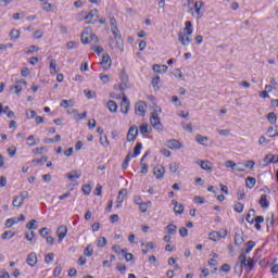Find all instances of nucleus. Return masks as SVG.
<instances>
[{"instance_id": "72a5a7b5", "label": "nucleus", "mask_w": 278, "mask_h": 278, "mask_svg": "<svg viewBox=\"0 0 278 278\" xmlns=\"http://www.w3.org/2000/svg\"><path fill=\"white\" fill-rule=\"evenodd\" d=\"M195 140L199 144H205V142H208L210 138L204 137L202 135H197Z\"/></svg>"}, {"instance_id": "9d476101", "label": "nucleus", "mask_w": 278, "mask_h": 278, "mask_svg": "<svg viewBox=\"0 0 278 278\" xmlns=\"http://www.w3.org/2000/svg\"><path fill=\"white\" fill-rule=\"evenodd\" d=\"M131 105V102H129V99L125 93H123L122 103H121V112L122 114H129V106Z\"/></svg>"}, {"instance_id": "4c0bfd02", "label": "nucleus", "mask_w": 278, "mask_h": 278, "mask_svg": "<svg viewBox=\"0 0 278 278\" xmlns=\"http://www.w3.org/2000/svg\"><path fill=\"white\" fill-rule=\"evenodd\" d=\"M140 151H142V144L138 142L135 147L132 157H138V155L140 154Z\"/></svg>"}, {"instance_id": "4be33fe9", "label": "nucleus", "mask_w": 278, "mask_h": 278, "mask_svg": "<svg viewBox=\"0 0 278 278\" xmlns=\"http://www.w3.org/2000/svg\"><path fill=\"white\" fill-rule=\"evenodd\" d=\"M139 131L142 136H149L151 134V127H149V124L143 123L139 126Z\"/></svg>"}, {"instance_id": "6e6552de", "label": "nucleus", "mask_w": 278, "mask_h": 278, "mask_svg": "<svg viewBox=\"0 0 278 278\" xmlns=\"http://www.w3.org/2000/svg\"><path fill=\"white\" fill-rule=\"evenodd\" d=\"M135 114L137 116H144L147 114V103L139 101L135 104Z\"/></svg>"}, {"instance_id": "13d9d810", "label": "nucleus", "mask_w": 278, "mask_h": 278, "mask_svg": "<svg viewBox=\"0 0 278 278\" xmlns=\"http://www.w3.org/2000/svg\"><path fill=\"white\" fill-rule=\"evenodd\" d=\"M139 210H140V212H142L144 214L147 212V210H149V204L141 202V204H139Z\"/></svg>"}, {"instance_id": "a211bd4d", "label": "nucleus", "mask_w": 278, "mask_h": 278, "mask_svg": "<svg viewBox=\"0 0 278 278\" xmlns=\"http://www.w3.org/2000/svg\"><path fill=\"white\" fill-rule=\"evenodd\" d=\"M67 179L70 181H77L81 177V170H72L68 174H66Z\"/></svg>"}, {"instance_id": "603ef678", "label": "nucleus", "mask_w": 278, "mask_h": 278, "mask_svg": "<svg viewBox=\"0 0 278 278\" xmlns=\"http://www.w3.org/2000/svg\"><path fill=\"white\" fill-rule=\"evenodd\" d=\"M169 170L172 173H177V170H179V165L176 162H173L169 164Z\"/></svg>"}, {"instance_id": "6ab92c4d", "label": "nucleus", "mask_w": 278, "mask_h": 278, "mask_svg": "<svg viewBox=\"0 0 278 278\" xmlns=\"http://www.w3.org/2000/svg\"><path fill=\"white\" fill-rule=\"evenodd\" d=\"M226 168H231V170H236L237 173H244V168H237L238 164L233 161L225 162Z\"/></svg>"}, {"instance_id": "864d4df0", "label": "nucleus", "mask_w": 278, "mask_h": 278, "mask_svg": "<svg viewBox=\"0 0 278 278\" xmlns=\"http://www.w3.org/2000/svg\"><path fill=\"white\" fill-rule=\"evenodd\" d=\"M109 46L112 49H118V42L116 41V39H114V37L109 40Z\"/></svg>"}, {"instance_id": "a18cd8bd", "label": "nucleus", "mask_w": 278, "mask_h": 278, "mask_svg": "<svg viewBox=\"0 0 278 278\" xmlns=\"http://www.w3.org/2000/svg\"><path fill=\"white\" fill-rule=\"evenodd\" d=\"M267 119L269 121V123H277V114H275V112L268 113Z\"/></svg>"}, {"instance_id": "69168bd1", "label": "nucleus", "mask_w": 278, "mask_h": 278, "mask_svg": "<svg viewBox=\"0 0 278 278\" xmlns=\"http://www.w3.org/2000/svg\"><path fill=\"white\" fill-rule=\"evenodd\" d=\"M268 139H266V137L262 136L260 139H258V144H261L262 147L268 144Z\"/></svg>"}, {"instance_id": "a878e982", "label": "nucleus", "mask_w": 278, "mask_h": 278, "mask_svg": "<svg viewBox=\"0 0 278 278\" xmlns=\"http://www.w3.org/2000/svg\"><path fill=\"white\" fill-rule=\"evenodd\" d=\"M192 22L187 21L185 23L184 31H180L181 34H187V36H192Z\"/></svg>"}, {"instance_id": "f8f14e48", "label": "nucleus", "mask_w": 278, "mask_h": 278, "mask_svg": "<svg viewBox=\"0 0 278 278\" xmlns=\"http://www.w3.org/2000/svg\"><path fill=\"white\" fill-rule=\"evenodd\" d=\"M166 173V168L163 165H156L153 168V175L156 179H162Z\"/></svg>"}, {"instance_id": "393cba45", "label": "nucleus", "mask_w": 278, "mask_h": 278, "mask_svg": "<svg viewBox=\"0 0 278 278\" xmlns=\"http://www.w3.org/2000/svg\"><path fill=\"white\" fill-rule=\"evenodd\" d=\"M235 244L236 247H242V244H244V237L242 236L241 232H236Z\"/></svg>"}, {"instance_id": "e2e57ef3", "label": "nucleus", "mask_w": 278, "mask_h": 278, "mask_svg": "<svg viewBox=\"0 0 278 278\" xmlns=\"http://www.w3.org/2000/svg\"><path fill=\"white\" fill-rule=\"evenodd\" d=\"M34 225H36V219H33V220L28 222V223L26 224V228H27V229H37V227L34 226Z\"/></svg>"}, {"instance_id": "7c9ffc66", "label": "nucleus", "mask_w": 278, "mask_h": 278, "mask_svg": "<svg viewBox=\"0 0 278 278\" xmlns=\"http://www.w3.org/2000/svg\"><path fill=\"white\" fill-rule=\"evenodd\" d=\"M147 155H149V153H146L141 159V164H142L141 174L142 175H147V173H149V165H147V163H142V162H144V157H147Z\"/></svg>"}, {"instance_id": "b1692460", "label": "nucleus", "mask_w": 278, "mask_h": 278, "mask_svg": "<svg viewBox=\"0 0 278 278\" xmlns=\"http://www.w3.org/2000/svg\"><path fill=\"white\" fill-rule=\"evenodd\" d=\"M173 205H174V212L175 214H184V204H179V202L177 201H172Z\"/></svg>"}, {"instance_id": "aec40b11", "label": "nucleus", "mask_w": 278, "mask_h": 278, "mask_svg": "<svg viewBox=\"0 0 278 278\" xmlns=\"http://www.w3.org/2000/svg\"><path fill=\"white\" fill-rule=\"evenodd\" d=\"M197 164L202 168V170H207L208 173H212V162L210 161H198Z\"/></svg>"}, {"instance_id": "79ce46f5", "label": "nucleus", "mask_w": 278, "mask_h": 278, "mask_svg": "<svg viewBox=\"0 0 278 278\" xmlns=\"http://www.w3.org/2000/svg\"><path fill=\"white\" fill-rule=\"evenodd\" d=\"M111 79L110 75L100 74V81H102V84H110Z\"/></svg>"}, {"instance_id": "c85d7f7f", "label": "nucleus", "mask_w": 278, "mask_h": 278, "mask_svg": "<svg viewBox=\"0 0 278 278\" xmlns=\"http://www.w3.org/2000/svg\"><path fill=\"white\" fill-rule=\"evenodd\" d=\"M153 71H154V73H166V71H168V66L154 64Z\"/></svg>"}, {"instance_id": "052dcab7", "label": "nucleus", "mask_w": 278, "mask_h": 278, "mask_svg": "<svg viewBox=\"0 0 278 278\" xmlns=\"http://www.w3.org/2000/svg\"><path fill=\"white\" fill-rule=\"evenodd\" d=\"M8 153L10 155V157H14V155H16V147L12 146L8 149Z\"/></svg>"}, {"instance_id": "c9c22d12", "label": "nucleus", "mask_w": 278, "mask_h": 278, "mask_svg": "<svg viewBox=\"0 0 278 278\" xmlns=\"http://www.w3.org/2000/svg\"><path fill=\"white\" fill-rule=\"evenodd\" d=\"M11 40H18L21 38V31L13 29L10 33Z\"/></svg>"}, {"instance_id": "4468645a", "label": "nucleus", "mask_w": 278, "mask_h": 278, "mask_svg": "<svg viewBox=\"0 0 278 278\" xmlns=\"http://www.w3.org/2000/svg\"><path fill=\"white\" fill-rule=\"evenodd\" d=\"M166 146L168 147V149H172L175 151L179 149H184V144H181V142H179V140H176V139H172L167 141Z\"/></svg>"}, {"instance_id": "423d86ee", "label": "nucleus", "mask_w": 278, "mask_h": 278, "mask_svg": "<svg viewBox=\"0 0 278 278\" xmlns=\"http://www.w3.org/2000/svg\"><path fill=\"white\" fill-rule=\"evenodd\" d=\"M239 262L241 266H244V268H250V270H253V261L251 257L247 258V254L244 252L239 255Z\"/></svg>"}, {"instance_id": "412c9836", "label": "nucleus", "mask_w": 278, "mask_h": 278, "mask_svg": "<svg viewBox=\"0 0 278 278\" xmlns=\"http://www.w3.org/2000/svg\"><path fill=\"white\" fill-rule=\"evenodd\" d=\"M106 108L110 112H112L113 114H116V112H118V104H116V101L114 100H110L106 103Z\"/></svg>"}, {"instance_id": "8fccbe9b", "label": "nucleus", "mask_w": 278, "mask_h": 278, "mask_svg": "<svg viewBox=\"0 0 278 278\" xmlns=\"http://www.w3.org/2000/svg\"><path fill=\"white\" fill-rule=\"evenodd\" d=\"M127 197V189L123 188L119 190L117 199H123V201H125V198Z\"/></svg>"}, {"instance_id": "f704fd0d", "label": "nucleus", "mask_w": 278, "mask_h": 278, "mask_svg": "<svg viewBox=\"0 0 278 278\" xmlns=\"http://www.w3.org/2000/svg\"><path fill=\"white\" fill-rule=\"evenodd\" d=\"M255 184H256V180H255V178H253V177H248L247 179H245V186H247V188H253L254 186H255Z\"/></svg>"}, {"instance_id": "774afa93", "label": "nucleus", "mask_w": 278, "mask_h": 278, "mask_svg": "<svg viewBox=\"0 0 278 278\" xmlns=\"http://www.w3.org/2000/svg\"><path fill=\"white\" fill-rule=\"evenodd\" d=\"M118 220H119L118 214H113L110 216L111 223H118Z\"/></svg>"}, {"instance_id": "0e129e2a", "label": "nucleus", "mask_w": 278, "mask_h": 278, "mask_svg": "<svg viewBox=\"0 0 278 278\" xmlns=\"http://www.w3.org/2000/svg\"><path fill=\"white\" fill-rule=\"evenodd\" d=\"M92 191V187H90V185H84L83 186V192L85 194H89Z\"/></svg>"}, {"instance_id": "7ed1b4c3", "label": "nucleus", "mask_w": 278, "mask_h": 278, "mask_svg": "<svg viewBox=\"0 0 278 278\" xmlns=\"http://www.w3.org/2000/svg\"><path fill=\"white\" fill-rule=\"evenodd\" d=\"M119 79H121V84L117 86L119 90L124 91L131 88V84H129V76H127V73H125V70L121 72Z\"/></svg>"}, {"instance_id": "bf43d9fd", "label": "nucleus", "mask_w": 278, "mask_h": 278, "mask_svg": "<svg viewBox=\"0 0 278 278\" xmlns=\"http://www.w3.org/2000/svg\"><path fill=\"white\" fill-rule=\"evenodd\" d=\"M117 270L122 274H125V271L127 270V266H125V264H123V263H118Z\"/></svg>"}, {"instance_id": "338daca9", "label": "nucleus", "mask_w": 278, "mask_h": 278, "mask_svg": "<svg viewBox=\"0 0 278 278\" xmlns=\"http://www.w3.org/2000/svg\"><path fill=\"white\" fill-rule=\"evenodd\" d=\"M40 236H42V238H48L49 237V229L48 228H42L39 231Z\"/></svg>"}, {"instance_id": "a19ab883", "label": "nucleus", "mask_w": 278, "mask_h": 278, "mask_svg": "<svg viewBox=\"0 0 278 278\" xmlns=\"http://www.w3.org/2000/svg\"><path fill=\"white\" fill-rule=\"evenodd\" d=\"M247 249H245V251L243 252V253H245V255L247 254H249L251 251H253V249H254V247H255V241H249L248 243H247Z\"/></svg>"}, {"instance_id": "473e14b6", "label": "nucleus", "mask_w": 278, "mask_h": 278, "mask_svg": "<svg viewBox=\"0 0 278 278\" xmlns=\"http://www.w3.org/2000/svg\"><path fill=\"white\" fill-rule=\"evenodd\" d=\"M166 231L170 236H175L177 233V226H175L173 224H169V225L166 226Z\"/></svg>"}, {"instance_id": "2eb2a0df", "label": "nucleus", "mask_w": 278, "mask_h": 278, "mask_svg": "<svg viewBox=\"0 0 278 278\" xmlns=\"http://www.w3.org/2000/svg\"><path fill=\"white\" fill-rule=\"evenodd\" d=\"M66 233H68V228L66 226H60L56 230V236L59 238V242H62L66 238Z\"/></svg>"}, {"instance_id": "0eeeda50", "label": "nucleus", "mask_w": 278, "mask_h": 278, "mask_svg": "<svg viewBox=\"0 0 278 278\" xmlns=\"http://www.w3.org/2000/svg\"><path fill=\"white\" fill-rule=\"evenodd\" d=\"M268 164H278V156L275 154L265 155L264 160L260 163V165L264 168L268 166Z\"/></svg>"}, {"instance_id": "3c124183", "label": "nucleus", "mask_w": 278, "mask_h": 278, "mask_svg": "<svg viewBox=\"0 0 278 278\" xmlns=\"http://www.w3.org/2000/svg\"><path fill=\"white\" fill-rule=\"evenodd\" d=\"M227 229H225V228H222V229H219V231H217V235H218V238H219V240L223 238V239H225V238H227Z\"/></svg>"}, {"instance_id": "1a4fd4ad", "label": "nucleus", "mask_w": 278, "mask_h": 278, "mask_svg": "<svg viewBox=\"0 0 278 278\" xmlns=\"http://www.w3.org/2000/svg\"><path fill=\"white\" fill-rule=\"evenodd\" d=\"M111 31L114 36L115 42L118 45V49H123V37L121 36V30H118L117 26L111 28Z\"/></svg>"}, {"instance_id": "49530a36", "label": "nucleus", "mask_w": 278, "mask_h": 278, "mask_svg": "<svg viewBox=\"0 0 278 278\" xmlns=\"http://www.w3.org/2000/svg\"><path fill=\"white\" fill-rule=\"evenodd\" d=\"M122 253L124 254L126 262H131V260H134V254L127 253V250H122Z\"/></svg>"}, {"instance_id": "f3484780", "label": "nucleus", "mask_w": 278, "mask_h": 278, "mask_svg": "<svg viewBox=\"0 0 278 278\" xmlns=\"http://www.w3.org/2000/svg\"><path fill=\"white\" fill-rule=\"evenodd\" d=\"M26 264H28V266H31V268H34V266L38 264V256L36 255L35 252H31L30 254H28L26 258Z\"/></svg>"}, {"instance_id": "20e7f679", "label": "nucleus", "mask_w": 278, "mask_h": 278, "mask_svg": "<svg viewBox=\"0 0 278 278\" xmlns=\"http://www.w3.org/2000/svg\"><path fill=\"white\" fill-rule=\"evenodd\" d=\"M29 197V192L27 191H22L18 195H16L14 199H13V207H17V208H21L23 207V203L25 201V199H27Z\"/></svg>"}, {"instance_id": "4d7b16f0", "label": "nucleus", "mask_w": 278, "mask_h": 278, "mask_svg": "<svg viewBox=\"0 0 278 278\" xmlns=\"http://www.w3.org/2000/svg\"><path fill=\"white\" fill-rule=\"evenodd\" d=\"M243 166L253 170V168L255 167V161H247Z\"/></svg>"}, {"instance_id": "c756f323", "label": "nucleus", "mask_w": 278, "mask_h": 278, "mask_svg": "<svg viewBox=\"0 0 278 278\" xmlns=\"http://www.w3.org/2000/svg\"><path fill=\"white\" fill-rule=\"evenodd\" d=\"M201 8H203V1H195L194 10H195V13L199 16V18H201V16H203V14L201 13Z\"/></svg>"}, {"instance_id": "ddd939ff", "label": "nucleus", "mask_w": 278, "mask_h": 278, "mask_svg": "<svg viewBox=\"0 0 278 278\" xmlns=\"http://www.w3.org/2000/svg\"><path fill=\"white\" fill-rule=\"evenodd\" d=\"M178 40L184 47H188V45L192 42V39H190V35L186 33H178Z\"/></svg>"}, {"instance_id": "bb28decb", "label": "nucleus", "mask_w": 278, "mask_h": 278, "mask_svg": "<svg viewBox=\"0 0 278 278\" xmlns=\"http://www.w3.org/2000/svg\"><path fill=\"white\" fill-rule=\"evenodd\" d=\"M39 142H40V139H36V137L34 135H30L27 137L26 144L28 147H36V144H38Z\"/></svg>"}, {"instance_id": "f03ea898", "label": "nucleus", "mask_w": 278, "mask_h": 278, "mask_svg": "<svg viewBox=\"0 0 278 278\" xmlns=\"http://www.w3.org/2000/svg\"><path fill=\"white\" fill-rule=\"evenodd\" d=\"M83 45H90V42H97L98 38L97 35L92 34V30L90 28H86L80 38Z\"/></svg>"}, {"instance_id": "37998d69", "label": "nucleus", "mask_w": 278, "mask_h": 278, "mask_svg": "<svg viewBox=\"0 0 278 278\" xmlns=\"http://www.w3.org/2000/svg\"><path fill=\"white\" fill-rule=\"evenodd\" d=\"M16 223H18V218L13 217V218H9L5 222L7 227H12L13 225H16Z\"/></svg>"}, {"instance_id": "5fc2aeb1", "label": "nucleus", "mask_w": 278, "mask_h": 278, "mask_svg": "<svg viewBox=\"0 0 278 278\" xmlns=\"http://www.w3.org/2000/svg\"><path fill=\"white\" fill-rule=\"evenodd\" d=\"M193 203H198L200 205H203V203H205V199H203V197L197 195V197L193 198Z\"/></svg>"}, {"instance_id": "dca6fc26", "label": "nucleus", "mask_w": 278, "mask_h": 278, "mask_svg": "<svg viewBox=\"0 0 278 278\" xmlns=\"http://www.w3.org/2000/svg\"><path fill=\"white\" fill-rule=\"evenodd\" d=\"M103 71H109V68L112 66V59L108 54H103L102 61L100 62Z\"/></svg>"}, {"instance_id": "ea45409f", "label": "nucleus", "mask_w": 278, "mask_h": 278, "mask_svg": "<svg viewBox=\"0 0 278 278\" xmlns=\"http://www.w3.org/2000/svg\"><path fill=\"white\" fill-rule=\"evenodd\" d=\"M105 244H108V239H105V237H100L98 239L97 247H99L100 249H103Z\"/></svg>"}, {"instance_id": "5701e85b", "label": "nucleus", "mask_w": 278, "mask_h": 278, "mask_svg": "<svg viewBox=\"0 0 278 278\" xmlns=\"http://www.w3.org/2000/svg\"><path fill=\"white\" fill-rule=\"evenodd\" d=\"M258 203L261 207H264V210L268 208V206L270 205V202H268V195L262 194Z\"/></svg>"}, {"instance_id": "e433bc0d", "label": "nucleus", "mask_w": 278, "mask_h": 278, "mask_svg": "<svg viewBox=\"0 0 278 278\" xmlns=\"http://www.w3.org/2000/svg\"><path fill=\"white\" fill-rule=\"evenodd\" d=\"M235 212H237L238 214H242V212H244V204L237 202L233 206Z\"/></svg>"}, {"instance_id": "c03bdc74", "label": "nucleus", "mask_w": 278, "mask_h": 278, "mask_svg": "<svg viewBox=\"0 0 278 278\" xmlns=\"http://www.w3.org/2000/svg\"><path fill=\"white\" fill-rule=\"evenodd\" d=\"M12 238H14V232L12 231H4L2 233V240H10Z\"/></svg>"}, {"instance_id": "9b49d317", "label": "nucleus", "mask_w": 278, "mask_h": 278, "mask_svg": "<svg viewBox=\"0 0 278 278\" xmlns=\"http://www.w3.org/2000/svg\"><path fill=\"white\" fill-rule=\"evenodd\" d=\"M136 138H138V126L134 125L128 130L127 141L134 142V140H136Z\"/></svg>"}, {"instance_id": "2f4dec72", "label": "nucleus", "mask_w": 278, "mask_h": 278, "mask_svg": "<svg viewBox=\"0 0 278 278\" xmlns=\"http://www.w3.org/2000/svg\"><path fill=\"white\" fill-rule=\"evenodd\" d=\"M50 73H51V75H55L58 73V63H56L55 59H52L50 61Z\"/></svg>"}, {"instance_id": "de8ad7c7", "label": "nucleus", "mask_w": 278, "mask_h": 278, "mask_svg": "<svg viewBox=\"0 0 278 278\" xmlns=\"http://www.w3.org/2000/svg\"><path fill=\"white\" fill-rule=\"evenodd\" d=\"M93 253H94V250H92V247L88 245L85 249L84 255H86L87 257H92Z\"/></svg>"}, {"instance_id": "680f3d73", "label": "nucleus", "mask_w": 278, "mask_h": 278, "mask_svg": "<svg viewBox=\"0 0 278 278\" xmlns=\"http://www.w3.org/2000/svg\"><path fill=\"white\" fill-rule=\"evenodd\" d=\"M53 253H48L45 258L46 264H51V262H53Z\"/></svg>"}, {"instance_id": "f257e3e1", "label": "nucleus", "mask_w": 278, "mask_h": 278, "mask_svg": "<svg viewBox=\"0 0 278 278\" xmlns=\"http://www.w3.org/2000/svg\"><path fill=\"white\" fill-rule=\"evenodd\" d=\"M152 108H153V111L150 116V125H152V127L156 129V131H162L164 129V126L162 125V121L160 119L162 108L157 105H153Z\"/></svg>"}, {"instance_id": "6e6d98bb", "label": "nucleus", "mask_w": 278, "mask_h": 278, "mask_svg": "<svg viewBox=\"0 0 278 278\" xmlns=\"http://www.w3.org/2000/svg\"><path fill=\"white\" fill-rule=\"evenodd\" d=\"M84 93H85V97H87V99H94V97H97V93L90 90H85Z\"/></svg>"}, {"instance_id": "cd10ccee", "label": "nucleus", "mask_w": 278, "mask_h": 278, "mask_svg": "<svg viewBox=\"0 0 278 278\" xmlns=\"http://www.w3.org/2000/svg\"><path fill=\"white\" fill-rule=\"evenodd\" d=\"M253 216H255V210L254 208H250L249 213L245 217L247 223H249L250 225H253V223H255V218H253Z\"/></svg>"}, {"instance_id": "09e8293b", "label": "nucleus", "mask_w": 278, "mask_h": 278, "mask_svg": "<svg viewBox=\"0 0 278 278\" xmlns=\"http://www.w3.org/2000/svg\"><path fill=\"white\" fill-rule=\"evenodd\" d=\"M100 144L102 146V147H110V140H108V137L106 136H104V137H100Z\"/></svg>"}, {"instance_id": "58836bf2", "label": "nucleus", "mask_w": 278, "mask_h": 278, "mask_svg": "<svg viewBox=\"0 0 278 278\" xmlns=\"http://www.w3.org/2000/svg\"><path fill=\"white\" fill-rule=\"evenodd\" d=\"M208 239H211L213 242H218L219 237H218V231H212L208 233Z\"/></svg>"}, {"instance_id": "39448f33", "label": "nucleus", "mask_w": 278, "mask_h": 278, "mask_svg": "<svg viewBox=\"0 0 278 278\" xmlns=\"http://www.w3.org/2000/svg\"><path fill=\"white\" fill-rule=\"evenodd\" d=\"M85 21H87V23L89 25H94V23H97L99 21V11L97 9L91 10L86 16H85Z\"/></svg>"}]
</instances>
